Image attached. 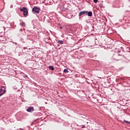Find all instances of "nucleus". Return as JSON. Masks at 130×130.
<instances>
[{
    "label": "nucleus",
    "instance_id": "1",
    "mask_svg": "<svg viewBox=\"0 0 130 130\" xmlns=\"http://www.w3.org/2000/svg\"><path fill=\"white\" fill-rule=\"evenodd\" d=\"M20 12H23V16H27L28 15V9L26 7H23L19 8Z\"/></svg>",
    "mask_w": 130,
    "mask_h": 130
},
{
    "label": "nucleus",
    "instance_id": "2",
    "mask_svg": "<svg viewBox=\"0 0 130 130\" xmlns=\"http://www.w3.org/2000/svg\"><path fill=\"white\" fill-rule=\"evenodd\" d=\"M5 93H6V87L4 86H2L0 87V97L1 96H3Z\"/></svg>",
    "mask_w": 130,
    "mask_h": 130
},
{
    "label": "nucleus",
    "instance_id": "3",
    "mask_svg": "<svg viewBox=\"0 0 130 130\" xmlns=\"http://www.w3.org/2000/svg\"><path fill=\"white\" fill-rule=\"evenodd\" d=\"M60 10L61 12H66L67 10H69V8L65 7L63 5H61L59 7Z\"/></svg>",
    "mask_w": 130,
    "mask_h": 130
},
{
    "label": "nucleus",
    "instance_id": "4",
    "mask_svg": "<svg viewBox=\"0 0 130 130\" xmlns=\"http://www.w3.org/2000/svg\"><path fill=\"white\" fill-rule=\"evenodd\" d=\"M32 11L34 12V13H37V14H39V12L40 11V9L38 7H34L32 9Z\"/></svg>",
    "mask_w": 130,
    "mask_h": 130
},
{
    "label": "nucleus",
    "instance_id": "5",
    "mask_svg": "<svg viewBox=\"0 0 130 130\" xmlns=\"http://www.w3.org/2000/svg\"><path fill=\"white\" fill-rule=\"evenodd\" d=\"M34 110H34V107H28V108L26 110V111H27V112H30V113H32L33 112V111H34Z\"/></svg>",
    "mask_w": 130,
    "mask_h": 130
},
{
    "label": "nucleus",
    "instance_id": "6",
    "mask_svg": "<svg viewBox=\"0 0 130 130\" xmlns=\"http://www.w3.org/2000/svg\"><path fill=\"white\" fill-rule=\"evenodd\" d=\"M121 58H122V55L118 54L116 56V58H114V59H115V60H117V61H118V60H120L121 59Z\"/></svg>",
    "mask_w": 130,
    "mask_h": 130
},
{
    "label": "nucleus",
    "instance_id": "7",
    "mask_svg": "<svg viewBox=\"0 0 130 130\" xmlns=\"http://www.w3.org/2000/svg\"><path fill=\"white\" fill-rule=\"evenodd\" d=\"M87 13H88V11H81L79 14V17H81L82 16H83V15H85V14H87Z\"/></svg>",
    "mask_w": 130,
    "mask_h": 130
},
{
    "label": "nucleus",
    "instance_id": "8",
    "mask_svg": "<svg viewBox=\"0 0 130 130\" xmlns=\"http://www.w3.org/2000/svg\"><path fill=\"white\" fill-rule=\"evenodd\" d=\"M20 21L21 22L20 25L21 27H26V24H25V22H23L22 20H20Z\"/></svg>",
    "mask_w": 130,
    "mask_h": 130
},
{
    "label": "nucleus",
    "instance_id": "9",
    "mask_svg": "<svg viewBox=\"0 0 130 130\" xmlns=\"http://www.w3.org/2000/svg\"><path fill=\"white\" fill-rule=\"evenodd\" d=\"M87 16L88 17H92V16H93V13H92L91 11H89L88 12L87 11Z\"/></svg>",
    "mask_w": 130,
    "mask_h": 130
},
{
    "label": "nucleus",
    "instance_id": "10",
    "mask_svg": "<svg viewBox=\"0 0 130 130\" xmlns=\"http://www.w3.org/2000/svg\"><path fill=\"white\" fill-rule=\"evenodd\" d=\"M49 69L50 70V71H54V67L52 66H49Z\"/></svg>",
    "mask_w": 130,
    "mask_h": 130
},
{
    "label": "nucleus",
    "instance_id": "11",
    "mask_svg": "<svg viewBox=\"0 0 130 130\" xmlns=\"http://www.w3.org/2000/svg\"><path fill=\"white\" fill-rule=\"evenodd\" d=\"M57 43L58 44H63V41H62V40H59V41H58Z\"/></svg>",
    "mask_w": 130,
    "mask_h": 130
},
{
    "label": "nucleus",
    "instance_id": "12",
    "mask_svg": "<svg viewBox=\"0 0 130 130\" xmlns=\"http://www.w3.org/2000/svg\"><path fill=\"white\" fill-rule=\"evenodd\" d=\"M63 73H69V70H68L67 69H65L63 70Z\"/></svg>",
    "mask_w": 130,
    "mask_h": 130
},
{
    "label": "nucleus",
    "instance_id": "13",
    "mask_svg": "<svg viewBox=\"0 0 130 130\" xmlns=\"http://www.w3.org/2000/svg\"><path fill=\"white\" fill-rule=\"evenodd\" d=\"M124 122H125V123H127V124H129V121H126L125 120H124Z\"/></svg>",
    "mask_w": 130,
    "mask_h": 130
},
{
    "label": "nucleus",
    "instance_id": "14",
    "mask_svg": "<svg viewBox=\"0 0 130 130\" xmlns=\"http://www.w3.org/2000/svg\"><path fill=\"white\" fill-rule=\"evenodd\" d=\"M73 17H74V15H72L71 16H68V19H73Z\"/></svg>",
    "mask_w": 130,
    "mask_h": 130
},
{
    "label": "nucleus",
    "instance_id": "15",
    "mask_svg": "<svg viewBox=\"0 0 130 130\" xmlns=\"http://www.w3.org/2000/svg\"><path fill=\"white\" fill-rule=\"evenodd\" d=\"M93 2L96 4V3H98V0H93Z\"/></svg>",
    "mask_w": 130,
    "mask_h": 130
},
{
    "label": "nucleus",
    "instance_id": "16",
    "mask_svg": "<svg viewBox=\"0 0 130 130\" xmlns=\"http://www.w3.org/2000/svg\"><path fill=\"white\" fill-rule=\"evenodd\" d=\"M24 78H26V79H28V76L25 75L24 76Z\"/></svg>",
    "mask_w": 130,
    "mask_h": 130
},
{
    "label": "nucleus",
    "instance_id": "17",
    "mask_svg": "<svg viewBox=\"0 0 130 130\" xmlns=\"http://www.w3.org/2000/svg\"><path fill=\"white\" fill-rule=\"evenodd\" d=\"M81 127L82 128H85V125H82V126H81Z\"/></svg>",
    "mask_w": 130,
    "mask_h": 130
},
{
    "label": "nucleus",
    "instance_id": "18",
    "mask_svg": "<svg viewBox=\"0 0 130 130\" xmlns=\"http://www.w3.org/2000/svg\"><path fill=\"white\" fill-rule=\"evenodd\" d=\"M20 31H23V29H20Z\"/></svg>",
    "mask_w": 130,
    "mask_h": 130
},
{
    "label": "nucleus",
    "instance_id": "19",
    "mask_svg": "<svg viewBox=\"0 0 130 130\" xmlns=\"http://www.w3.org/2000/svg\"><path fill=\"white\" fill-rule=\"evenodd\" d=\"M60 29H62V27H60Z\"/></svg>",
    "mask_w": 130,
    "mask_h": 130
},
{
    "label": "nucleus",
    "instance_id": "20",
    "mask_svg": "<svg viewBox=\"0 0 130 130\" xmlns=\"http://www.w3.org/2000/svg\"><path fill=\"white\" fill-rule=\"evenodd\" d=\"M129 124H130V121L129 122Z\"/></svg>",
    "mask_w": 130,
    "mask_h": 130
}]
</instances>
